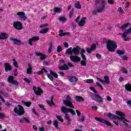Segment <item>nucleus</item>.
<instances>
[{
    "label": "nucleus",
    "mask_w": 131,
    "mask_h": 131,
    "mask_svg": "<svg viewBox=\"0 0 131 131\" xmlns=\"http://www.w3.org/2000/svg\"><path fill=\"white\" fill-rule=\"evenodd\" d=\"M61 111L62 113H63L65 115L64 117L65 119L68 121V124H71V119H70V116L67 114L70 112L73 115H75V112L71 108H68L66 107H61Z\"/></svg>",
    "instance_id": "f257e3e1"
},
{
    "label": "nucleus",
    "mask_w": 131,
    "mask_h": 131,
    "mask_svg": "<svg viewBox=\"0 0 131 131\" xmlns=\"http://www.w3.org/2000/svg\"><path fill=\"white\" fill-rule=\"evenodd\" d=\"M80 50H81V48H80L79 46H76V47L73 49V53L75 55H71L70 56L71 61L74 62L80 61V57L78 56V55L80 54Z\"/></svg>",
    "instance_id": "f03ea898"
},
{
    "label": "nucleus",
    "mask_w": 131,
    "mask_h": 131,
    "mask_svg": "<svg viewBox=\"0 0 131 131\" xmlns=\"http://www.w3.org/2000/svg\"><path fill=\"white\" fill-rule=\"evenodd\" d=\"M107 116L108 118H110L111 119H119L120 121H122L126 127H128V126H129V121L125 119H123L122 118H120V117H117L111 113H109Z\"/></svg>",
    "instance_id": "7ed1b4c3"
},
{
    "label": "nucleus",
    "mask_w": 131,
    "mask_h": 131,
    "mask_svg": "<svg viewBox=\"0 0 131 131\" xmlns=\"http://www.w3.org/2000/svg\"><path fill=\"white\" fill-rule=\"evenodd\" d=\"M104 41L106 43V49L109 52H114L115 49L117 48L116 42L111 40L104 39Z\"/></svg>",
    "instance_id": "20e7f679"
},
{
    "label": "nucleus",
    "mask_w": 131,
    "mask_h": 131,
    "mask_svg": "<svg viewBox=\"0 0 131 131\" xmlns=\"http://www.w3.org/2000/svg\"><path fill=\"white\" fill-rule=\"evenodd\" d=\"M72 100V99H71V97L68 95L67 96L66 100H63V103L66 106L70 107V108H74V106H73L72 102H71Z\"/></svg>",
    "instance_id": "39448f33"
},
{
    "label": "nucleus",
    "mask_w": 131,
    "mask_h": 131,
    "mask_svg": "<svg viewBox=\"0 0 131 131\" xmlns=\"http://www.w3.org/2000/svg\"><path fill=\"white\" fill-rule=\"evenodd\" d=\"M18 109L17 107H15L13 110L14 113L17 114L18 116L23 115L24 113H25V111H24V107L22 106L21 105H18Z\"/></svg>",
    "instance_id": "423d86ee"
},
{
    "label": "nucleus",
    "mask_w": 131,
    "mask_h": 131,
    "mask_svg": "<svg viewBox=\"0 0 131 131\" xmlns=\"http://www.w3.org/2000/svg\"><path fill=\"white\" fill-rule=\"evenodd\" d=\"M33 90L34 91V93H35V95L37 96H40V95L43 93V91H42L40 87L36 88L35 86H33Z\"/></svg>",
    "instance_id": "0eeeda50"
},
{
    "label": "nucleus",
    "mask_w": 131,
    "mask_h": 131,
    "mask_svg": "<svg viewBox=\"0 0 131 131\" xmlns=\"http://www.w3.org/2000/svg\"><path fill=\"white\" fill-rule=\"evenodd\" d=\"M7 81L11 84H14V85H18L19 84L18 81L14 80V77L13 76L8 77Z\"/></svg>",
    "instance_id": "6e6552de"
},
{
    "label": "nucleus",
    "mask_w": 131,
    "mask_h": 131,
    "mask_svg": "<svg viewBox=\"0 0 131 131\" xmlns=\"http://www.w3.org/2000/svg\"><path fill=\"white\" fill-rule=\"evenodd\" d=\"M95 120H97V121L102 122V123H104V124H106V125H108V126H112V125H111V123H110V121H108L107 120H106L104 119L96 117L95 118Z\"/></svg>",
    "instance_id": "1a4fd4ad"
},
{
    "label": "nucleus",
    "mask_w": 131,
    "mask_h": 131,
    "mask_svg": "<svg viewBox=\"0 0 131 131\" xmlns=\"http://www.w3.org/2000/svg\"><path fill=\"white\" fill-rule=\"evenodd\" d=\"M16 14L22 21H26L27 20V16L25 15L24 12H18Z\"/></svg>",
    "instance_id": "9d476101"
},
{
    "label": "nucleus",
    "mask_w": 131,
    "mask_h": 131,
    "mask_svg": "<svg viewBox=\"0 0 131 131\" xmlns=\"http://www.w3.org/2000/svg\"><path fill=\"white\" fill-rule=\"evenodd\" d=\"M13 27L17 30H21L23 28L22 23L20 21H14L13 23Z\"/></svg>",
    "instance_id": "9b49d317"
},
{
    "label": "nucleus",
    "mask_w": 131,
    "mask_h": 131,
    "mask_svg": "<svg viewBox=\"0 0 131 131\" xmlns=\"http://www.w3.org/2000/svg\"><path fill=\"white\" fill-rule=\"evenodd\" d=\"M96 48H97V46L96 45V44L93 43L91 45L90 48H86V52H87L88 54H91L92 52H93V51H95Z\"/></svg>",
    "instance_id": "f8f14e48"
},
{
    "label": "nucleus",
    "mask_w": 131,
    "mask_h": 131,
    "mask_svg": "<svg viewBox=\"0 0 131 131\" xmlns=\"http://www.w3.org/2000/svg\"><path fill=\"white\" fill-rule=\"evenodd\" d=\"M93 96L95 98L96 102H97L98 103H103V98H102L100 95L98 94H94Z\"/></svg>",
    "instance_id": "ddd939ff"
},
{
    "label": "nucleus",
    "mask_w": 131,
    "mask_h": 131,
    "mask_svg": "<svg viewBox=\"0 0 131 131\" xmlns=\"http://www.w3.org/2000/svg\"><path fill=\"white\" fill-rule=\"evenodd\" d=\"M39 40V37L36 36H33L31 38L29 39V45L30 46H32V42L37 41V40Z\"/></svg>",
    "instance_id": "4468645a"
},
{
    "label": "nucleus",
    "mask_w": 131,
    "mask_h": 131,
    "mask_svg": "<svg viewBox=\"0 0 131 131\" xmlns=\"http://www.w3.org/2000/svg\"><path fill=\"white\" fill-rule=\"evenodd\" d=\"M105 10V1H103L101 4V7H99L96 10V12L97 13H101V12H103Z\"/></svg>",
    "instance_id": "2eb2a0df"
},
{
    "label": "nucleus",
    "mask_w": 131,
    "mask_h": 131,
    "mask_svg": "<svg viewBox=\"0 0 131 131\" xmlns=\"http://www.w3.org/2000/svg\"><path fill=\"white\" fill-rule=\"evenodd\" d=\"M10 40L12 41V42H13L14 45H17V46L22 45V42H21V40H18L17 39H14L13 38H10Z\"/></svg>",
    "instance_id": "dca6fc26"
},
{
    "label": "nucleus",
    "mask_w": 131,
    "mask_h": 131,
    "mask_svg": "<svg viewBox=\"0 0 131 131\" xmlns=\"http://www.w3.org/2000/svg\"><path fill=\"white\" fill-rule=\"evenodd\" d=\"M7 38H9V36L6 33H0V39L1 40H4V39H7Z\"/></svg>",
    "instance_id": "f3484780"
},
{
    "label": "nucleus",
    "mask_w": 131,
    "mask_h": 131,
    "mask_svg": "<svg viewBox=\"0 0 131 131\" xmlns=\"http://www.w3.org/2000/svg\"><path fill=\"white\" fill-rule=\"evenodd\" d=\"M4 67L5 68V71L6 72H8V71H11V70H12V67H11V65H10V63H5Z\"/></svg>",
    "instance_id": "a211bd4d"
},
{
    "label": "nucleus",
    "mask_w": 131,
    "mask_h": 131,
    "mask_svg": "<svg viewBox=\"0 0 131 131\" xmlns=\"http://www.w3.org/2000/svg\"><path fill=\"white\" fill-rule=\"evenodd\" d=\"M50 100H47L46 102L49 106L52 107V106H55V103H54V102L53 101V100H54V97L53 96H51L50 97Z\"/></svg>",
    "instance_id": "6ab92c4d"
},
{
    "label": "nucleus",
    "mask_w": 131,
    "mask_h": 131,
    "mask_svg": "<svg viewBox=\"0 0 131 131\" xmlns=\"http://www.w3.org/2000/svg\"><path fill=\"white\" fill-rule=\"evenodd\" d=\"M129 25H130V23H127L122 25L121 27L118 26V27H119V28H120L121 30H125V29L128 27Z\"/></svg>",
    "instance_id": "aec40b11"
},
{
    "label": "nucleus",
    "mask_w": 131,
    "mask_h": 131,
    "mask_svg": "<svg viewBox=\"0 0 131 131\" xmlns=\"http://www.w3.org/2000/svg\"><path fill=\"white\" fill-rule=\"evenodd\" d=\"M68 80L70 82H76L78 80V79L75 77L69 76L68 78Z\"/></svg>",
    "instance_id": "412c9836"
},
{
    "label": "nucleus",
    "mask_w": 131,
    "mask_h": 131,
    "mask_svg": "<svg viewBox=\"0 0 131 131\" xmlns=\"http://www.w3.org/2000/svg\"><path fill=\"white\" fill-rule=\"evenodd\" d=\"M84 20H86V17H82L80 21L78 23V26H83V25H84V24H85V23H86V22Z\"/></svg>",
    "instance_id": "4be33fe9"
},
{
    "label": "nucleus",
    "mask_w": 131,
    "mask_h": 131,
    "mask_svg": "<svg viewBox=\"0 0 131 131\" xmlns=\"http://www.w3.org/2000/svg\"><path fill=\"white\" fill-rule=\"evenodd\" d=\"M36 56H40V60H43L44 59H46L47 58V56L45 54H42V53L40 52H36L35 53Z\"/></svg>",
    "instance_id": "5701e85b"
},
{
    "label": "nucleus",
    "mask_w": 131,
    "mask_h": 131,
    "mask_svg": "<svg viewBox=\"0 0 131 131\" xmlns=\"http://www.w3.org/2000/svg\"><path fill=\"white\" fill-rule=\"evenodd\" d=\"M26 73L27 74H31V73H32V67L31 66V64H28V68L27 69Z\"/></svg>",
    "instance_id": "b1692460"
},
{
    "label": "nucleus",
    "mask_w": 131,
    "mask_h": 131,
    "mask_svg": "<svg viewBox=\"0 0 131 131\" xmlns=\"http://www.w3.org/2000/svg\"><path fill=\"white\" fill-rule=\"evenodd\" d=\"M116 113H117V115L119 116H121L120 118H122L123 119H125L124 117H125V115L122 112H120V111H116Z\"/></svg>",
    "instance_id": "393cba45"
},
{
    "label": "nucleus",
    "mask_w": 131,
    "mask_h": 131,
    "mask_svg": "<svg viewBox=\"0 0 131 131\" xmlns=\"http://www.w3.org/2000/svg\"><path fill=\"white\" fill-rule=\"evenodd\" d=\"M128 33H129V32L128 31V30L127 29L124 31L123 33H121L120 34L121 35H122L121 37H122L123 38H125V37L127 36V35L128 34Z\"/></svg>",
    "instance_id": "a878e982"
},
{
    "label": "nucleus",
    "mask_w": 131,
    "mask_h": 131,
    "mask_svg": "<svg viewBox=\"0 0 131 131\" xmlns=\"http://www.w3.org/2000/svg\"><path fill=\"white\" fill-rule=\"evenodd\" d=\"M73 53V49H72V47H70V48H68L66 51V54H67L68 55H72Z\"/></svg>",
    "instance_id": "bb28decb"
},
{
    "label": "nucleus",
    "mask_w": 131,
    "mask_h": 131,
    "mask_svg": "<svg viewBox=\"0 0 131 131\" xmlns=\"http://www.w3.org/2000/svg\"><path fill=\"white\" fill-rule=\"evenodd\" d=\"M75 100L76 102H80V101H81L82 102L84 101V99H83V97L80 96H76L75 98Z\"/></svg>",
    "instance_id": "cd10ccee"
},
{
    "label": "nucleus",
    "mask_w": 131,
    "mask_h": 131,
    "mask_svg": "<svg viewBox=\"0 0 131 131\" xmlns=\"http://www.w3.org/2000/svg\"><path fill=\"white\" fill-rule=\"evenodd\" d=\"M125 89L128 92H131V84L127 83L125 85Z\"/></svg>",
    "instance_id": "c85d7f7f"
},
{
    "label": "nucleus",
    "mask_w": 131,
    "mask_h": 131,
    "mask_svg": "<svg viewBox=\"0 0 131 131\" xmlns=\"http://www.w3.org/2000/svg\"><path fill=\"white\" fill-rule=\"evenodd\" d=\"M59 69L60 70H68L69 69L68 66H67V64H64L62 66L59 67Z\"/></svg>",
    "instance_id": "c756f323"
},
{
    "label": "nucleus",
    "mask_w": 131,
    "mask_h": 131,
    "mask_svg": "<svg viewBox=\"0 0 131 131\" xmlns=\"http://www.w3.org/2000/svg\"><path fill=\"white\" fill-rule=\"evenodd\" d=\"M49 30H50L49 28H45L40 31L39 33H41L42 34H44L45 33H48Z\"/></svg>",
    "instance_id": "7c9ffc66"
},
{
    "label": "nucleus",
    "mask_w": 131,
    "mask_h": 131,
    "mask_svg": "<svg viewBox=\"0 0 131 131\" xmlns=\"http://www.w3.org/2000/svg\"><path fill=\"white\" fill-rule=\"evenodd\" d=\"M22 104H24L25 106H27V107H30L31 106V102L28 101V102H25L24 101H21Z\"/></svg>",
    "instance_id": "2f4dec72"
},
{
    "label": "nucleus",
    "mask_w": 131,
    "mask_h": 131,
    "mask_svg": "<svg viewBox=\"0 0 131 131\" xmlns=\"http://www.w3.org/2000/svg\"><path fill=\"white\" fill-rule=\"evenodd\" d=\"M104 82H105V83H106L107 84H110V80L109 79V76H104Z\"/></svg>",
    "instance_id": "473e14b6"
},
{
    "label": "nucleus",
    "mask_w": 131,
    "mask_h": 131,
    "mask_svg": "<svg viewBox=\"0 0 131 131\" xmlns=\"http://www.w3.org/2000/svg\"><path fill=\"white\" fill-rule=\"evenodd\" d=\"M53 125L56 128V129H59L60 128L59 127V124L58 123V121L56 120H54L53 121Z\"/></svg>",
    "instance_id": "72a5a7b5"
},
{
    "label": "nucleus",
    "mask_w": 131,
    "mask_h": 131,
    "mask_svg": "<svg viewBox=\"0 0 131 131\" xmlns=\"http://www.w3.org/2000/svg\"><path fill=\"white\" fill-rule=\"evenodd\" d=\"M50 72V74L51 75H52L53 76H54V77H55V78H58V74H57L56 73L54 72V71H53L52 70H49Z\"/></svg>",
    "instance_id": "f704fd0d"
},
{
    "label": "nucleus",
    "mask_w": 131,
    "mask_h": 131,
    "mask_svg": "<svg viewBox=\"0 0 131 131\" xmlns=\"http://www.w3.org/2000/svg\"><path fill=\"white\" fill-rule=\"evenodd\" d=\"M54 13H61L62 12V9L58 7H55L54 8Z\"/></svg>",
    "instance_id": "c9c22d12"
},
{
    "label": "nucleus",
    "mask_w": 131,
    "mask_h": 131,
    "mask_svg": "<svg viewBox=\"0 0 131 131\" xmlns=\"http://www.w3.org/2000/svg\"><path fill=\"white\" fill-rule=\"evenodd\" d=\"M75 7H76V9H81V5H80V4L79 3V1H78L77 3H76L75 4Z\"/></svg>",
    "instance_id": "e433bc0d"
},
{
    "label": "nucleus",
    "mask_w": 131,
    "mask_h": 131,
    "mask_svg": "<svg viewBox=\"0 0 131 131\" xmlns=\"http://www.w3.org/2000/svg\"><path fill=\"white\" fill-rule=\"evenodd\" d=\"M25 121H26V122H28V123H29V120H28V119L25 117L23 118V119H20L19 120V122L22 123L24 122Z\"/></svg>",
    "instance_id": "4c0bfd02"
},
{
    "label": "nucleus",
    "mask_w": 131,
    "mask_h": 131,
    "mask_svg": "<svg viewBox=\"0 0 131 131\" xmlns=\"http://www.w3.org/2000/svg\"><path fill=\"white\" fill-rule=\"evenodd\" d=\"M117 53H118V55H124V51L118 50L117 51Z\"/></svg>",
    "instance_id": "58836bf2"
},
{
    "label": "nucleus",
    "mask_w": 131,
    "mask_h": 131,
    "mask_svg": "<svg viewBox=\"0 0 131 131\" xmlns=\"http://www.w3.org/2000/svg\"><path fill=\"white\" fill-rule=\"evenodd\" d=\"M69 32H67V33H61L59 34V36H60L62 37V36H65V35H69Z\"/></svg>",
    "instance_id": "ea45409f"
},
{
    "label": "nucleus",
    "mask_w": 131,
    "mask_h": 131,
    "mask_svg": "<svg viewBox=\"0 0 131 131\" xmlns=\"http://www.w3.org/2000/svg\"><path fill=\"white\" fill-rule=\"evenodd\" d=\"M58 19L61 22H66V18L64 17H60Z\"/></svg>",
    "instance_id": "a19ab883"
},
{
    "label": "nucleus",
    "mask_w": 131,
    "mask_h": 131,
    "mask_svg": "<svg viewBox=\"0 0 131 131\" xmlns=\"http://www.w3.org/2000/svg\"><path fill=\"white\" fill-rule=\"evenodd\" d=\"M13 66L14 67H18V62H17V61H16V59H13Z\"/></svg>",
    "instance_id": "79ce46f5"
},
{
    "label": "nucleus",
    "mask_w": 131,
    "mask_h": 131,
    "mask_svg": "<svg viewBox=\"0 0 131 131\" xmlns=\"http://www.w3.org/2000/svg\"><path fill=\"white\" fill-rule=\"evenodd\" d=\"M47 75L48 78H49V79L51 80V81H53L54 80V77H53L52 75H51L50 74H47Z\"/></svg>",
    "instance_id": "37998d69"
},
{
    "label": "nucleus",
    "mask_w": 131,
    "mask_h": 131,
    "mask_svg": "<svg viewBox=\"0 0 131 131\" xmlns=\"http://www.w3.org/2000/svg\"><path fill=\"white\" fill-rule=\"evenodd\" d=\"M56 118H57L58 120H59V121H61V122H63L64 121V120L61 118L60 116L56 115Z\"/></svg>",
    "instance_id": "c03bdc74"
},
{
    "label": "nucleus",
    "mask_w": 131,
    "mask_h": 131,
    "mask_svg": "<svg viewBox=\"0 0 131 131\" xmlns=\"http://www.w3.org/2000/svg\"><path fill=\"white\" fill-rule=\"evenodd\" d=\"M93 82H94V80L93 79H87L86 80V83H93Z\"/></svg>",
    "instance_id": "a18cd8bd"
},
{
    "label": "nucleus",
    "mask_w": 131,
    "mask_h": 131,
    "mask_svg": "<svg viewBox=\"0 0 131 131\" xmlns=\"http://www.w3.org/2000/svg\"><path fill=\"white\" fill-rule=\"evenodd\" d=\"M118 12H119V13H120V14H123L124 13L123 9H122V8H121L118 9Z\"/></svg>",
    "instance_id": "49530a36"
},
{
    "label": "nucleus",
    "mask_w": 131,
    "mask_h": 131,
    "mask_svg": "<svg viewBox=\"0 0 131 131\" xmlns=\"http://www.w3.org/2000/svg\"><path fill=\"white\" fill-rule=\"evenodd\" d=\"M96 84H97V85H98V86L99 88H100L101 91H103L104 90V88H103V86H102V85H101V84H100V83L96 82Z\"/></svg>",
    "instance_id": "de8ad7c7"
},
{
    "label": "nucleus",
    "mask_w": 131,
    "mask_h": 131,
    "mask_svg": "<svg viewBox=\"0 0 131 131\" xmlns=\"http://www.w3.org/2000/svg\"><path fill=\"white\" fill-rule=\"evenodd\" d=\"M57 52H58V53L62 52V47L60 46L57 47Z\"/></svg>",
    "instance_id": "09e8293b"
},
{
    "label": "nucleus",
    "mask_w": 131,
    "mask_h": 131,
    "mask_svg": "<svg viewBox=\"0 0 131 131\" xmlns=\"http://www.w3.org/2000/svg\"><path fill=\"white\" fill-rule=\"evenodd\" d=\"M81 65H82V66H86V62H85V60H81Z\"/></svg>",
    "instance_id": "8fccbe9b"
},
{
    "label": "nucleus",
    "mask_w": 131,
    "mask_h": 131,
    "mask_svg": "<svg viewBox=\"0 0 131 131\" xmlns=\"http://www.w3.org/2000/svg\"><path fill=\"white\" fill-rule=\"evenodd\" d=\"M122 71L123 73H125V74H127V70H126L125 68H122Z\"/></svg>",
    "instance_id": "3c124183"
},
{
    "label": "nucleus",
    "mask_w": 131,
    "mask_h": 131,
    "mask_svg": "<svg viewBox=\"0 0 131 131\" xmlns=\"http://www.w3.org/2000/svg\"><path fill=\"white\" fill-rule=\"evenodd\" d=\"M73 13H74V9H73L70 12V18H71L72 17V15H73Z\"/></svg>",
    "instance_id": "603ef678"
},
{
    "label": "nucleus",
    "mask_w": 131,
    "mask_h": 131,
    "mask_svg": "<svg viewBox=\"0 0 131 131\" xmlns=\"http://www.w3.org/2000/svg\"><path fill=\"white\" fill-rule=\"evenodd\" d=\"M90 89L91 91H93L95 94H97V93H98L97 91H96V89H95L93 87H90Z\"/></svg>",
    "instance_id": "864d4df0"
},
{
    "label": "nucleus",
    "mask_w": 131,
    "mask_h": 131,
    "mask_svg": "<svg viewBox=\"0 0 131 131\" xmlns=\"http://www.w3.org/2000/svg\"><path fill=\"white\" fill-rule=\"evenodd\" d=\"M80 55H81L83 60H84V61H86V58H85V55H84V54H83L82 53H80Z\"/></svg>",
    "instance_id": "5fc2aeb1"
},
{
    "label": "nucleus",
    "mask_w": 131,
    "mask_h": 131,
    "mask_svg": "<svg viewBox=\"0 0 131 131\" xmlns=\"http://www.w3.org/2000/svg\"><path fill=\"white\" fill-rule=\"evenodd\" d=\"M121 58L122 60H124V61H127V60L128 59L126 56H121Z\"/></svg>",
    "instance_id": "6e6d98bb"
},
{
    "label": "nucleus",
    "mask_w": 131,
    "mask_h": 131,
    "mask_svg": "<svg viewBox=\"0 0 131 131\" xmlns=\"http://www.w3.org/2000/svg\"><path fill=\"white\" fill-rule=\"evenodd\" d=\"M24 80L27 83H30V80L27 79V78H24Z\"/></svg>",
    "instance_id": "4d7b16f0"
},
{
    "label": "nucleus",
    "mask_w": 131,
    "mask_h": 131,
    "mask_svg": "<svg viewBox=\"0 0 131 131\" xmlns=\"http://www.w3.org/2000/svg\"><path fill=\"white\" fill-rule=\"evenodd\" d=\"M47 26H49L48 24H44L40 26V28H42V27H47Z\"/></svg>",
    "instance_id": "13d9d810"
},
{
    "label": "nucleus",
    "mask_w": 131,
    "mask_h": 131,
    "mask_svg": "<svg viewBox=\"0 0 131 131\" xmlns=\"http://www.w3.org/2000/svg\"><path fill=\"white\" fill-rule=\"evenodd\" d=\"M96 57L97 59H101V58H102L101 55L99 54L98 53L96 54Z\"/></svg>",
    "instance_id": "bf43d9fd"
},
{
    "label": "nucleus",
    "mask_w": 131,
    "mask_h": 131,
    "mask_svg": "<svg viewBox=\"0 0 131 131\" xmlns=\"http://www.w3.org/2000/svg\"><path fill=\"white\" fill-rule=\"evenodd\" d=\"M92 108L93 110H94L95 111L98 110V107L97 106H92Z\"/></svg>",
    "instance_id": "052dcab7"
},
{
    "label": "nucleus",
    "mask_w": 131,
    "mask_h": 131,
    "mask_svg": "<svg viewBox=\"0 0 131 131\" xmlns=\"http://www.w3.org/2000/svg\"><path fill=\"white\" fill-rule=\"evenodd\" d=\"M5 115L2 113H0V119H3V118H4Z\"/></svg>",
    "instance_id": "680f3d73"
},
{
    "label": "nucleus",
    "mask_w": 131,
    "mask_h": 131,
    "mask_svg": "<svg viewBox=\"0 0 131 131\" xmlns=\"http://www.w3.org/2000/svg\"><path fill=\"white\" fill-rule=\"evenodd\" d=\"M38 75H42V74H43V72L42 71H38L37 73Z\"/></svg>",
    "instance_id": "e2e57ef3"
},
{
    "label": "nucleus",
    "mask_w": 131,
    "mask_h": 131,
    "mask_svg": "<svg viewBox=\"0 0 131 131\" xmlns=\"http://www.w3.org/2000/svg\"><path fill=\"white\" fill-rule=\"evenodd\" d=\"M79 19H80V16H78L76 19H75L76 22L79 23Z\"/></svg>",
    "instance_id": "0e129e2a"
},
{
    "label": "nucleus",
    "mask_w": 131,
    "mask_h": 131,
    "mask_svg": "<svg viewBox=\"0 0 131 131\" xmlns=\"http://www.w3.org/2000/svg\"><path fill=\"white\" fill-rule=\"evenodd\" d=\"M63 46L65 47V48H68V47H69V45L67 43V42H64L63 43Z\"/></svg>",
    "instance_id": "69168bd1"
},
{
    "label": "nucleus",
    "mask_w": 131,
    "mask_h": 131,
    "mask_svg": "<svg viewBox=\"0 0 131 131\" xmlns=\"http://www.w3.org/2000/svg\"><path fill=\"white\" fill-rule=\"evenodd\" d=\"M108 4H111L112 5H113L114 4V1L113 0H108Z\"/></svg>",
    "instance_id": "338daca9"
},
{
    "label": "nucleus",
    "mask_w": 131,
    "mask_h": 131,
    "mask_svg": "<svg viewBox=\"0 0 131 131\" xmlns=\"http://www.w3.org/2000/svg\"><path fill=\"white\" fill-rule=\"evenodd\" d=\"M126 103H127L128 105H129L130 106H131V100H128V101H127Z\"/></svg>",
    "instance_id": "774afa93"
}]
</instances>
